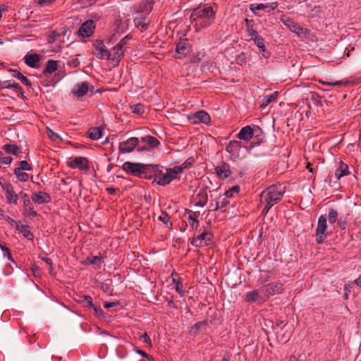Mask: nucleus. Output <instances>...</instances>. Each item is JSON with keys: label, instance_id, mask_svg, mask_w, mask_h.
<instances>
[{"label": "nucleus", "instance_id": "f257e3e1", "mask_svg": "<svg viewBox=\"0 0 361 361\" xmlns=\"http://www.w3.org/2000/svg\"><path fill=\"white\" fill-rule=\"evenodd\" d=\"M192 157L188 158L183 164L168 169L161 165L143 164L140 163L125 162L123 169L132 176L140 178L153 179V180H173L179 179V174L194 164Z\"/></svg>", "mask_w": 361, "mask_h": 361}, {"label": "nucleus", "instance_id": "f03ea898", "mask_svg": "<svg viewBox=\"0 0 361 361\" xmlns=\"http://www.w3.org/2000/svg\"><path fill=\"white\" fill-rule=\"evenodd\" d=\"M216 17V11L212 6L204 5L193 9L190 19L194 25L196 30L207 28L214 23Z\"/></svg>", "mask_w": 361, "mask_h": 361}, {"label": "nucleus", "instance_id": "7ed1b4c3", "mask_svg": "<svg viewBox=\"0 0 361 361\" xmlns=\"http://www.w3.org/2000/svg\"><path fill=\"white\" fill-rule=\"evenodd\" d=\"M285 192V187L281 184H273L261 193V198L266 203L262 213L267 214L269 210L279 201Z\"/></svg>", "mask_w": 361, "mask_h": 361}, {"label": "nucleus", "instance_id": "20e7f679", "mask_svg": "<svg viewBox=\"0 0 361 361\" xmlns=\"http://www.w3.org/2000/svg\"><path fill=\"white\" fill-rule=\"evenodd\" d=\"M327 220L324 216H321L318 219L317 226L315 233L316 242L321 244L324 242L327 235Z\"/></svg>", "mask_w": 361, "mask_h": 361}, {"label": "nucleus", "instance_id": "39448f33", "mask_svg": "<svg viewBox=\"0 0 361 361\" xmlns=\"http://www.w3.org/2000/svg\"><path fill=\"white\" fill-rule=\"evenodd\" d=\"M278 7L276 1H265L261 4H251L249 6L250 10L255 14L258 15L257 11H263L265 13H269Z\"/></svg>", "mask_w": 361, "mask_h": 361}, {"label": "nucleus", "instance_id": "423d86ee", "mask_svg": "<svg viewBox=\"0 0 361 361\" xmlns=\"http://www.w3.org/2000/svg\"><path fill=\"white\" fill-rule=\"evenodd\" d=\"M188 119L192 124L196 125L199 123H204L209 125L211 118L209 114L203 110L198 111L194 114L188 116Z\"/></svg>", "mask_w": 361, "mask_h": 361}, {"label": "nucleus", "instance_id": "0eeeda50", "mask_svg": "<svg viewBox=\"0 0 361 361\" xmlns=\"http://www.w3.org/2000/svg\"><path fill=\"white\" fill-rule=\"evenodd\" d=\"M283 289V286L280 282L271 283L261 287L262 293H263L267 298L275 294L281 293Z\"/></svg>", "mask_w": 361, "mask_h": 361}, {"label": "nucleus", "instance_id": "6e6552de", "mask_svg": "<svg viewBox=\"0 0 361 361\" xmlns=\"http://www.w3.org/2000/svg\"><path fill=\"white\" fill-rule=\"evenodd\" d=\"M93 54L99 59H109V50L102 40H96L94 44Z\"/></svg>", "mask_w": 361, "mask_h": 361}, {"label": "nucleus", "instance_id": "1a4fd4ad", "mask_svg": "<svg viewBox=\"0 0 361 361\" xmlns=\"http://www.w3.org/2000/svg\"><path fill=\"white\" fill-rule=\"evenodd\" d=\"M212 235L207 230L193 238L191 243L195 247L206 246L212 243Z\"/></svg>", "mask_w": 361, "mask_h": 361}, {"label": "nucleus", "instance_id": "9d476101", "mask_svg": "<svg viewBox=\"0 0 361 361\" xmlns=\"http://www.w3.org/2000/svg\"><path fill=\"white\" fill-rule=\"evenodd\" d=\"M67 164L72 169H78L81 171H87L90 168L88 159L83 157H77L70 159Z\"/></svg>", "mask_w": 361, "mask_h": 361}, {"label": "nucleus", "instance_id": "9b49d317", "mask_svg": "<svg viewBox=\"0 0 361 361\" xmlns=\"http://www.w3.org/2000/svg\"><path fill=\"white\" fill-rule=\"evenodd\" d=\"M95 27L94 21L93 20H87L80 27L78 34L82 37H89L93 35Z\"/></svg>", "mask_w": 361, "mask_h": 361}, {"label": "nucleus", "instance_id": "f8f14e48", "mask_svg": "<svg viewBox=\"0 0 361 361\" xmlns=\"http://www.w3.org/2000/svg\"><path fill=\"white\" fill-rule=\"evenodd\" d=\"M283 23L293 32L300 35L304 33L305 29L302 27L298 23H295L293 19L289 17L283 16L281 18Z\"/></svg>", "mask_w": 361, "mask_h": 361}, {"label": "nucleus", "instance_id": "ddd939ff", "mask_svg": "<svg viewBox=\"0 0 361 361\" xmlns=\"http://www.w3.org/2000/svg\"><path fill=\"white\" fill-rule=\"evenodd\" d=\"M139 140L137 137H132L126 141L119 144V152L129 153L133 151L135 147L138 145Z\"/></svg>", "mask_w": 361, "mask_h": 361}, {"label": "nucleus", "instance_id": "4468645a", "mask_svg": "<svg viewBox=\"0 0 361 361\" xmlns=\"http://www.w3.org/2000/svg\"><path fill=\"white\" fill-rule=\"evenodd\" d=\"M3 190L5 191L6 199L9 203H16L18 200V195L13 190V187L9 182H0Z\"/></svg>", "mask_w": 361, "mask_h": 361}, {"label": "nucleus", "instance_id": "2eb2a0df", "mask_svg": "<svg viewBox=\"0 0 361 361\" xmlns=\"http://www.w3.org/2000/svg\"><path fill=\"white\" fill-rule=\"evenodd\" d=\"M242 143L240 141L231 140L226 145V150L234 158L240 157V150L242 149Z\"/></svg>", "mask_w": 361, "mask_h": 361}, {"label": "nucleus", "instance_id": "dca6fc26", "mask_svg": "<svg viewBox=\"0 0 361 361\" xmlns=\"http://www.w3.org/2000/svg\"><path fill=\"white\" fill-rule=\"evenodd\" d=\"M190 51V46L187 39H180L176 44V52L180 56L178 58L185 56Z\"/></svg>", "mask_w": 361, "mask_h": 361}, {"label": "nucleus", "instance_id": "f3484780", "mask_svg": "<svg viewBox=\"0 0 361 361\" xmlns=\"http://www.w3.org/2000/svg\"><path fill=\"white\" fill-rule=\"evenodd\" d=\"M215 172L219 178H227L231 174L229 164L224 161L215 167Z\"/></svg>", "mask_w": 361, "mask_h": 361}, {"label": "nucleus", "instance_id": "a211bd4d", "mask_svg": "<svg viewBox=\"0 0 361 361\" xmlns=\"http://www.w3.org/2000/svg\"><path fill=\"white\" fill-rule=\"evenodd\" d=\"M0 87L1 88L12 90L16 93L17 96L23 95L25 92L23 89L18 83L11 80L0 82Z\"/></svg>", "mask_w": 361, "mask_h": 361}, {"label": "nucleus", "instance_id": "6ab92c4d", "mask_svg": "<svg viewBox=\"0 0 361 361\" xmlns=\"http://www.w3.org/2000/svg\"><path fill=\"white\" fill-rule=\"evenodd\" d=\"M123 56L124 49L116 44L112 48L111 51H109V60L115 62V63L118 65Z\"/></svg>", "mask_w": 361, "mask_h": 361}, {"label": "nucleus", "instance_id": "aec40b11", "mask_svg": "<svg viewBox=\"0 0 361 361\" xmlns=\"http://www.w3.org/2000/svg\"><path fill=\"white\" fill-rule=\"evenodd\" d=\"M184 218L188 221L190 227L192 229H196L199 226V221L197 220V214L192 210L186 209L183 215Z\"/></svg>", "mask_w": 361, "mask_h": 361}, {"label": "nucleus", "instance_id": "412c9836", "mask_svg": "<svg viewBox=\"0 0 361 361\" xmlns=\"http://www.w3.org/2000/svg\"><path fill=\"white\" fill-rule=\"evenodd\" d=\"M254 135V130L250 126H246L240 129L236 137L245 141H249Z\"/></svg>", "mask_w": 361, "mask_h": 361}, {"label": "nucleus", "instance_id": "4be33fe9", "mask_svg": "<svg viewBox=\"0 0 361 361\" xmlns=\"http://www.w3.org/2000/svg\"><path fill=\"white\" fill-rule=\"evenodd\" d=\"M25 63L31 68H38L40 56L38 54H27L24 57Z\"/></svg>", "mask_w": 361, "mask_h": 361}, {"label": "nucleus", "instance_id": "5701e85b", "mask_svg": "<svg viewBox=\"0 0 361 361\" xmlns=\"http://www.w3.org/2000/svg\"><path fill=\"white\" fill-rule=\"evenodd\" d=\"M31 198L32 202L39 204L48 203L51 201L50 196L47 192L42 191L33 193Z\"/></svg>", "mask_w": 361, "mask_h": 361}, {"label": "nucleus", "instance_id": "b1692460", "mask_svg": "<svg viewBox=\"0 0 361 361\" xmlns=\"http://www.w3.org/2000/svg\"><path fill=\"white\" fill-rule=\"evenodd\" d=\"M348 174H350L348 165L345 163H343L342 161H340L338 166L335 171V177L337 179H340Z\"/></svg>", "mask_w": 361, "mask_h": 361}, {"label": "nucleus", "instance_id": "393cba45", "mask_svg": "<svg viewBox=\"0 0 361 361\" xmlns=\"http://www.w3.org/2000/svg\"><path fill=\"white\" fill-rule=\"evenodd\" d=\"M208 195H207V187L202 188L199 192L197 195L196 204L198 207H204L207 202Z\"/></svg>", "mask_w": 361, "mask_h": 361}, {"label": "nucleus", "instance_id": "a878e982", "mask_svg": "<svg viewBox=\"0 0 361 361\" xmlns=\"http://www.w3.org/2000/svg\"><path fill=\"white\" fill-rule=\"evenodd\" d=\"M261 294H264L261 291V288L259 289H256L254 290H252L250 292H248L245 295V301L249 302H257L260 299H262L264 300V299L262 297Z\"/></svg>", "mask_w": 361, "mask_h": 361}, {"label": "nucleus", "instance_id": "bb28decb", "mask_svg": "<svg viewBox=\"0 0 361 361\" xmlns=\"http://www.w3.org/2000/svg\"><path fill=\"white\" fill-rule=\"evenodd\" d=\"M58 68V63L55 60L49 59L47 61L45 68L42 71L44 77H48L49 75L54 73Z\"/></svg>", "mask_w": 361, "mask_h": 361}, {"label": "nucleus", "instance_id": "cd10ccee", "mask_svg": "<svg viewBox=\"0 0 361 361\" xmlns=\"http://www.w3.org/2000/svg\"><path fill=\"white\" fill-rule=\"evenodd\" d=\"M2 149L8 154L18 156L22 153L21 147L16 144H6Z\"/></svg>", "mask_w": 361, "mask_h": 361}, {"label": "nucleus", "instance_id": "c85d7f7f", "mask_svg": "<svg viewBox=\"0 0 361 361\" xmlns=\"http://www.w3.org/2000/svg\"><path fill=\"white\" fill-rule=\"evenodd\" d=\"M88 88V83L87 82H82L75 86V89L73 92L76 97H80L87 92Z\"/></svg>", "mask_w": 361, "mask_h": 361}, {"label": "nucleus", "instance_id": "c756f323", "mask_svg": "<svg viewBox=\"0 0 361 361\" xmlns=\"http://www.w3.org/2000/svg\"><path fill=\"white\" fill-rule=\"evenodd\" d=\"M9 71L11 73L13 78L19 80L24 85L27 87L31 86L30 81L27 78V77L24 76L22 73L15 69H10Z\"/></svg>", "mask_w": 361, "mask_h": 361}, {"label": "nucleus", "instance_id": "7c9ffc66", "mask_svg": "<svg viewBox=\"0 0 361 361\" xmlns=\"http://www.w3.org/2000/svg\"><path fill=\"white\" fill-rule=\"evenodd\" d=\"M102 135V127H92L88 130V137L92 140H97L101 138Z\"/></svg>", "mask_w": 361, "mask_h": 361}, {"label": "nucleus", "instance_id": "2f4dec72", "mask_svg": "<svg viewBox=\"0 0 361 361\" xmlns=\"http://www.w3.org/2000/svg\"><path fill=\"white\" fill-rule=\"evenodd\" d=\"M142 140L152 148L157 147L160 144L159 141L156 137L151 135L145 136L142 137Z\"/></svg>", "mask_w": 361, "mask_h": 361}, {"label": "nucleus", "instance_id": "473e14b6", "mask_svg": "<svg viewBox=\"0 0 361 361\" xmlns=\"http://www.w3.org/2000/svg\"><path fill=\"white\" fill-rule=\"evenodd\" d=\"M277 97H278V92H273L272 94H271L269 95H266L263 98L262 104H261V107H263V108L266 107L270 103H271L272 102L275 101L276 99L277 98Z\"/></svg>", "mask_w": 361, "mask_h": 361}, {"label": "nucleus", "instance_id": "72a5a7b5", "mask_svg": "<svg viewBox=\"0 0 361 361\" xmlns=\"http://www.w3.org/2000/svg\"><path fill=\"white\" fill-rule=\"evenodd\" d=\"M245 22H246V25H247V36L250 37L251 38V39H252L253 38L256 37L259 34L257 32V30H255L253 28V25H252V21H250L249 20L245 19Z\"/></svg>", "mask_w": 361, "mask_h": 361}, {"label": "nucleus", "instance_id": "f704fd0d", "mask_svg": "<svg viewBox=\"0 0 361 361\" xmlns=\"http://www.w3.org/2000/svg\"><path fill=\"white\" fill-rule=\"evenodd\" d=\"M132 113L137 116H142L145 112V106L142 104L138 103L130 106Z\"/></svg>", "mask_w": 361, "mask_h": 361}, {"label": "nucleus", "instance_id": "c9c22d12", "mask_svg": "<svg viewBox=\"0 0 361 361\" xmlns=\"http://www.w3.org/2000/svg\"><path fill=\"white\" fill-rule=\"evenodd\" d=\"M228 204V202L226 200V197H224L218 200L215 204V207L214 210L223 209L224 210L227 205Z\"/></svg>", "mask_w": 361, "mask_h": 361}, {"label": "nucleus", "instance_id": "e433bc0d", "mask_svg": "<svg viewBox=\"0 0 361 361\" xmlns=\"http://www.w3.org/2000/svg\"><path fill=\"white\" fill-rule=\"evenodd\" d=\"M252 40L261 51H264L266 50L264 39L260 35H258L256 37L253 38Z\"/></svg>", "mask_w": 361, "mask_h": 361}, {"label": "nucleus", "instance_id": "4c0bfd02", "mask_svg": "<svg viewBox=\"0 0 361 361\" xmlns=\"http://www.w3.org/2000/svg\"><path fill=\"white\" fill-rule=\"evenodd\" d=\"M80 302L82 303L85 307H92L94 306L92 298L89 295L82 296L80 300Z\"/></svg>", "mask_w": 361, "mask_h": 361}, {"label": "nucleus", "instance_id": "58836bf2", "mask_svg": "<svg viewBox=\"0 0 361 361\" xmlns=\"http://www.w3.org/2000/svg\"><path fill=\"white\" fill-rule=\"evenodd\" d=\"M20 232L23 235L24 237L27 238L29 240H32L33 238V235L30 231L27 226L22 225L20 228Z\"/></svg>", "mask_w": 361, "mask_h": 361}, {"label": "nucleus", "instance_id": "ea45409f", "mask_svg": "<svg viewBox=\"0 0 361 361\" xmlns=\"http://www.w3.org/2000/svg\"><path fill=\"white\" fill-rule=\"evenodd\" d=\"M15 169H17V171L19 172L20 170L30 171L32 167L27 161H21L19 162L18 166H17Z\"/></svg>", "mask_w": 361, "mask_h": 361}, {"label": "nucleus", "instance_id": "a19ab883", "mask_svg": "<svg viewBox=\"0 0 361 361\" xmlns=\"http://www.w3.org/2000/svg\"><path fill=\"white\" fill-rule=\"evenodd\" d=\"M240 190V187L238 185L233 186L228 190L226 191L224 195L226 197H234L235 194H238Z\"/></svg>", "mask_w": 361, "mask_h": 361}, {"label": "nucleus", "instance_id": "79ce46f5", "mask_svg": "<svg viewBox=\"0 0 361 361\" xmlns=\"http://www.w3.org/2000/svg\"><path fill=\"white\" fill-rule=\"evenodd\" d=\"M87 260L90 264L99 265L102 262V257H98V256H93V257L87 258Z\"/></svg>", "mask_w": 361, "mask_h": 361}, {"label": "nucleus", "instance_id": "37998d69", "mask_svg": "<svg viewBox=\"0 0 361 361\" xmlns=\"http://www.w3.org/2000/svg\"><path fill=\"white\" fill-rule=\"evenodd\" d=\"M59 36H60V34L58 32H56V30L51 31L47 37L48 43H49V44L54 43Z\"/></svg>", "mask_w": 361, "mask_h": 361}, {"label": "nucleus", "instance_id": "c03bdc74", "mask_svg": "<svg viewBox=\"0 0 361 361\" xmlns=\"http://www.w3.org/2000/svg\"><path fill=\"white\" fill-rule=\"evenodd\" d=\"M14 173L16 176V177L19 179V180H27L29 178V176L25 172H23V170H20V171L18 172L17 169L14 170Z\"/></svg>", "mask_w": 361, "mask_h": 361}, {"label": "nucleus", "instance_id": "a18cd8bd", "mask_svg": "<svg viewBox=\"0 0 361 361\" xmlns=\"http://www.w3.org/2000/svg\"><path fill=\"white\" fill-rule=\"evenodd\" d=\"M338 213L334 209H331L328 214V219L330 223L334 224L337 220Z\"/></svg>", "mask_w": 361, "mask_h": 361}, {"label": "nucleus", "instance_id": "49530a36", "mask_svg": "<svg viewBox=\"0 0 361 361\" xmlns=\"http://www.w3.org/2000/svg\"><path fill=\"white\" fill-rule=\"evenodd\" d=\"M159 219L164 223L166 226H171L172 224L169 221V216L166 213H162L159 216Z\"/></svg>", "mask_w": 361, "mask_h": 361}, {"label": "nucleus", "instance_id": "de8ad7c7", "mask_svg": "<svg viewBox=\"0 0 361 361\" xmlns=\"http://www.w3.org/2000/svg\"><path fill=\"white\" fill-rule=\"evenodd\" d=\"M13 161L12 157H0V167H1L3 165H8L10 164Z\"/></svg>", "mask_w": 361, "mask_h": 361}, {"label": "nucleus", "instance_id": "09e8293b", "mask_svg": "<svg viewBox=\"0 0 361 361\" xmlns=\"http://www.w3.org/2000/svg\"><path fill=\"white\" fill-rule=\"evenodd\" d=\"M20 196L23 200L24 208L31 205L30 200L26 194L20 192Z\"/></svg>", "mask_w": 361, "mask_h": 361}, {"label": "nucleus", "instance_id": "8fccbe9b", "mask_svg": "<svg viewBox=\"0 0 361 361\" xmlns=\"http://www.w3.org/2000/svg\"><path fill=\"white\" fill-rule=\"evenodd\" d=\"M25 211L29 217L33 218L37 216V212L34 210V208L32 207V205H30L27 207H25Z\"/></svg>", "mask_w": 361, "mask_h": 361}, {"label": "nucleus", "instance_id": "3c124183", "mask_svg": "<svg viewBox=\"0 0 361 361\" xmlns=\"http://www.w3.org/2000/svg\"><path fill=\"white\" fill-rule=\"evenodd\" d=\"M131 38L130 35H126L123 39L120 40V42L117 44V45L121 47V49H123L125 50V46L127 44L128 41Z\"/></svg>", "mask_w": 361, "mask_h": 361}, {"label": "nucleus", "instance_id": "603ef678", "mask_svg": "<svg viewBox=\"0 0 361 361\" xmlns=\"http://www.w3.org/2000/svg\"><path fill=\"white\" fill-rule=\"evenodd\" d=\"M134 350L135 351V353H137V354L140 355L141 356L144 357H146L147 358L148 360H152L153 358L149 356V355H147L145 352L140 350V349H137V348H135Z\"/></svg>", "mask_w": 361, "mask_h": 361}, {"label": "nucleus", "instance_id": "864d4df0", "mask_svg": "<svg viewBox=\"0 0 361 361\" xmlns=\"http://www.w3.org/2000/svg\"><path fill=\"white\" fill-rule=\"evenodd\" d=\"M141 339L145 343H147L150 346L152 345L151 340L147 334H144L141 336Z\"/></svg>", "mask_w": 361, "mask_h": 361}, {"label": "nucleus", "instance_id": "5fc2aeb1", "mask_svg": "<svg viewBox=\"0 0 361 361\" xmlns=\"http://www.w3.org/2000/svg\"><path fill=\"white\" fill-rule=\"evenodd\" d=\"M176 290L180 295H183V285L180 282L178 281L176 284Z\"/></svg>", "mask_w": 361, "mask_h": 361}, {"label": "nucleus", "instance_id": "6e6d98bb", "mask_svg": "<svg viewBox=\"0 0 361 361\" xmlns=\"http://www.w3.org/2000/svg\"><path fill=\"white\" fill-rule=\"evenodd\" d=\"M348 82H343V80H338L335 82H331V84H329V86H341L343 85H346Z\"/></svg>", "mask_w": 361, "mask_h": 361}, {"label": "nucleus", "instance_id": "4d7b16f0", "mask_svg": "<svg viewBox=\"0 0 361 361\" xmlns=\"http://www.w3.org/2000/svg\"><path fill=\"white\" fill-rule=\"evenodd\" d=\"M92 308L94 310L95 314L97 316H99V317H103L104 316L103 313H102V309H100V308H99V307H96L94 305Z\"/></svg>", "mask_w": 361, "mask_h": 361}, {"label": "nucleus", "instance_id": "13d9d810", "mask_svg": "<svg viewBox=\"0 0 361 361\" xmlns=\"http://www.w3.org/2000/svg\"><path fill=\"white\" fill-rule=\"evenodd\" d=\"M116 305V302H105L104 306L105 308L106 309H109V308H111V307H114Z\"/></svg>", "mask_w": 361, "mask_h": 361}, {"label": "nucleus", "instance_id": "bf43d9fd", "mask_svg": "<svg viewBox=\"0 0 361 361\" xmlns=\"http://www.w3.org/2000/svg\"><path fill=\"white\" fill-rule=\"evenodd\" d=\"M54 0H38V4L40 5L49 4L52 3Z\"/></svg>", "mask_w": 361, "mask_h": 361}, {"label": "nucleus", "instance_id": "052dcab7", "mask_svg": "<svg viewBox=\"0 0 361 361\" xmlns=\"http://www.w3.org/2000/svg\"><path fill=\"white\" fill-rule=\"evenodd\" d=\"M49 137L53 140H56L57 138L59 137V135L51 130H50Z\"/></svg>", "mask_w": 361, "mask_h": 361}, {"label": "nucleus", "instance_id": "680f3d73", "mask_svg": "<svg viewBox=\"0 0 361 361\" xmlns=\"http://www.w3.org/2000/svg\"><path fill=\"white\" fill-rule=\"evenodd\" d=\"M137 27H140L141 30H146L147 28V25L144 23L140 22L137 24Z\"/></svg>", "mask_w": 361, "mask_h": 361}, {"label": "nucleus", "instance_id": "e2e57ef3", "mask_svg": "<svg viewBox=\"0 0 361 361\" xmlns=\"http://www.w3.org/2000/svg\"><path fill=\"white\" fill-rule=\"evenodd\" d=\"M42 260L44 261L47 264H48L51 267L52 262L50 258L44 257V258H42Z\"/></svg>", "mask_w": 361, "mask_h": 361}, {"label": "nucleus", "instance_id": "0e129e2a", "mask_svg": "<svg viewBox=\"0 0 361 361\" xmlns=\"http://www.w3.org/2000/svg\"><path fill=\"white\" fill-rule=\"evenodd\" d=\"M354 283L357 286L361 287V276H360L357 279L354 281Z\"/></svg>", "mask_w": 361, "mask_h": 361}, {"label": "nucleus", "instance_id": "69168bd1", "mask_svg": "<svg viewBox=\"0 0 361 361\" xmlns=\"http://www.w3.org/2000/svg\"><path fill=\"white\" fill-rule=\"evenodd\" d=\"M116 354L118 358L123 359L126 357V354L120 353L118 349L116 350Z\"/></svg>", "mask_w": 361, "mask_h": 361}, {"label": "nucleus", "instance_id": "338daca9", "mask_svg": "<svg viewBox=\"0 0 361 361\" xmlns=\"http://www.w3.org/2000/svg\"><path fill=\"white\" fill-rule=\"evenodd\" d=\"M0 248L2 250V252H4V255H5V253H6L7 252L9 251V249L7 247L2 245H0Z\"/></svg>", "mask_w": 361, "mask_h": 361}, {"label": "nucleus", "instance_id": "774afa93", "mask_svg": "<svg viewBox=\"0 0 361 361\" xmlns=\"http://www.w3.org/2000/svg\"><path fill=\"white\" fill-rule=\"evenodd\" d=\"M106 190L109 192V194H111V195H113L116 192V189L114 188H107Z\"/></svg>", "mask_w": 361, "mask_h": 361}]
</instances>
